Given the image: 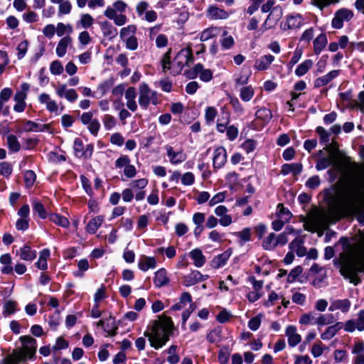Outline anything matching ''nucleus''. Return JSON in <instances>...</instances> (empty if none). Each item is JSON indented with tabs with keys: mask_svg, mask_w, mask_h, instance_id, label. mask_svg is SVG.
<instances>
[{
	"mask_svg": "<svg viewBox=\"0 0 364 364\" xmlns=\"http://www.w3.org/2000/svg\"><path fill=\"white\" fill-rule=\"evenodd\" d=\"M228 256L226 254H221L213 258L211 266L214 269H218L224 266L228 260Z\"/></svg>",
	"mask_w": 364,
	"mask_h": 364,
	"instance_id": "obj_53",
	"label": "nucleus"
},
{
	"mask_svg": "<svg viewBox=\"0 0 364 364\" xmlns=\"http://www.w3.org/2000/svg\"><path fill=\"white\" fill-rule=\"evenodd\" d=\"M38 101L41 104L46 106V109L50 112L58 115L60 112L59 106L56 101L53 100L49 94L43 92L38 96Z\"/></svg>",
	"mask_w": 364,
	"mask_h": 364,
	"instance_id": "obj_15",
	"label": "nucleus"
},
{
	"mask_svg": "<svg viewBox=\"0 0 364 364\" xmlns=\"http://www.w3.org/2000/svg\"><path fill=\"white\" fill-rule=\"evenodd\" d=\"M138 267L144 272L148 271L150 269H154L156 267V260L153 257L142 255L139 259Z\"/></svg>",
	"mask_w": 364,
	"mask_h": 364,
	"instance_id": "obj_29",
	"label": "nucleus"
},
{
	"mask_svg": "<svg viewBox=\"0 0 364 364\" xmlns=\"http://www.w3.org/2000/svg\"><path fill=\"white\" fill-rule=\"evenodd\" d=\"M100 28L104 38L108 41H112L118 34L117 29L108 21L102 22Z\"/></svg>",
	"mask_w": 364,
	"mask_h": 364,
	"instance_id": "obj_26",
	"label": "nucleus"
},
{
	"mask_svg": "<svg viewBox=\"0 0 364 364\" xmlns=\"http://www.w3.org/2000/svg\"><path fill=\"white\" fill-rule=\"evenodd\" d=\"M17 303L14 301L9 300L4 303V314L5 316L11 315L16 311Z\"/></svg>",
	"mask_w": 364,
	"mask_h": 364,
	"instance_id": "obj_61",
	"label": "nucleus"
},
{
	"mask_svg": "<svg viewBox=\"0 0 364 364\" xmlns=\"http://www.w3.org/2000/svg\"><path fill=\"white\" fill-rule=\"evenodd\" d=\"M50 220L58 225L63 228H67L70 225L69 220L58 214H52L50 215Z\"/></svg>",
	"mask_w": 364,
	"mask_h": 364,
	"instance_id": "obj_51",
	"label": "nucleus"
},
{
	"mask_svg": "<svg viewBox=\"0 0 364 364\" xmlns=\"http://www.w3.org/2000/svg\"><path fill=\"white\" fill-rule=\"evenodd\" d=\"M285 336L290 347L294 348L301 341V336L297 333V329L294 326L289 325L286 327Z\"/></svg>",
	"mask_w": 364,
	"mask_h": 364,
	"instance_id": "obj_17",
	"label": "nucleus"
},
{
	"mask_svg": "<svg viewBox=\"0 0 364 364\" xmlns=\"http://www.w3.org/2000/svg\"><path fill=\"white\" fill-rule=\"evenodd\" d=\"M334 321V316L332 314H321L314 321L318 326L329 325Z\"/></svg>",
	"mask_w": 364,
	"mask_h": 364,
	"instance_id": "obj_52",
	"label": "nucleus"
},
{
	"mask_svg": "<svg viewBox=\"0 0 364 364\" xmlns=\"http://www.w3.org/2000/svg\"><path fill=\"white\" fill-rule=\"evenodd\" d=\"M341 274L355 285L360 282L358 272H364V255H350L341 264Z\"/></svg>",
	"mask_w": 364,
	"mask_h": 364,
	"instance_id": "obj_4",
	"label": "nucleus"
},
{
	"mask_svg": "<svg viewBox=\"0 0 364 364\" xmlns=\"http://www.w3.org/2000/svg\"><path fill=\"white\" fill-rule=\"evenodd\" d=\"M357 316L356 319H350L343 323L344 330L346 332L352 333L355 330L364 331V310H360Z\"/></svg>",
	"mask_w": 364,
	"mask_h": 364,
	"instance_id": "obj_13",
	"label": "nucleus"
},
{
	"mask_svg": "<svg viewBox=\"0 0 364 364\" xmlns=\"http://www.w3.org/2000/svg\"><path fill=\"white\" fill-rule=\"evenodd\" d=\"M227 161V153L225 148L220 146L215 149L213 157V166L215 168H222Z\"/></svg>",
	"mask_w": 364,
	"mask_h": 364,
	"instance_id": "obj_19",
	"label": "nucleus"
},
{
	"mask_svg": "<svg viewBox=\"0 0 364 364\" xmlns=\"http://www.w3.org/2000/svg\"><path fill=\"white\" fill-rule=\"evenodd\" d=\"M102 122L105 129L107 130H111L117 124L116 119L109 114H106L103 116Z\"/></svg>",
	"mask_w": 364,
	"mask_h": 364,
	"instance_id": "obj_56",
	"label": "nucleus"
},
{
	"mask_svg": "<svg viewBox=\"0 0 364 364\" xmlns=\"http://www.w3.org/2000/svg\"><path fill=\"white\" fill-rule=\"evenodd\" d=\"M217 114L218 111L215 107H208L205 111V119L207 124L213 123Z\"/></svg>",
	"mask_w": 364,
	"mask_h": 364,
	"instance_id": "obj_60",
	"label": "nucleus"
},
{
	"mask_svg": "<svg viewBox=\"0 0 364 364\" xmlns=\"http://www.w3.org/2000/svg\"><path fill=\"white\" fill-rule=\"evenodd\" d=\"M327 44V38L325 34H320L314 41V50L316 54H319Z\"/></svg>",
	"mask_w": 364,
	"mask_h": 364,
	"instance_id": "obj_45",
	"label": "nucleus"
},
{
	"mask_svg": "<svg viewBox=\"0 0 364 364\" xmlns=\"http://www.w3.org/2000/svg\"><path fill=\"white\" fill-rule=\"evenodd\" d=\"M24 129L27 132H44L49 129L48 124H38L32 121H28L25 124Z\"/></svg>",
	"mask_w": 364,
	"mask_h": 364,
	"instance_id": "obj_46",
	"label": "nucleus"
},
{
	"mask_svg": "<svg viewBox=\"0 0 364 364\" xmlns=\"http://www.w3.org/2000/svg\"><path fill=\"white\" fill-rule=\"evenodd\" d=\"M128 5L122 0L115 1L112 6H108L103 12V14L108 19L112 20L117 26L126 24L128 18L124 14Z\"/></svg>",
	"mask_w": 364,
	"mask_h": 364,
	"instance_id": "obj_5",
	"label": "nucleus"
},
{
	"mask_svg": "<svg viewBox=\"0 0 364 364\" xmlns=\"http://www.w3.org/2000/svg\"><path fill=\"white\" fill-rule=\"evenodd\" d=\"M191 258L193 259V264L196 267H201L206 261L205 257L201 250L198 248L193 249L189 252Z\"/></svg>",
	"mask_w": 364,
	"mask_h": 364,
	"instance_id": "obj_34",
	"label": "nucleus"
},
{
	"mask_svg": "<svg viewBox=\"0 0 364 364\" xmlns=\"http://www.w3.org/2000/svg\"><path fill=\"white\" fill-rule=\"evenodd\" d=\"M234 39L232 36H228L226 31H223V38L220 41L222 47L224 49H229L234 45Z\"/></svg>",
	"mask_w": 364,
	"mask_h": 364,
	"instance_id": "obj_58",
	"label": "nucleus"
},
{
	"mask_svg": "<svg viewBox=\"0 0 364 364\" xmlns=\"http://www.w3.org/2000/svg\"><path fill=\"white\" fill-rule=\"evenodd\" d=\"M169 279L165 269H159L154 273V284L156 287L160 288L164 287L167 285Z\"/></svg>",
	"mask_w": 364,
	"mask_h": 364,
	"instance_id": "obj_27",
	"label": "nucleus"
},
{
	"mask_svg": "<svg viewBox=\"0 0 364 364\" xmlns=\"http://www.w3.org/2000/svg\"><path fill=\"white\" fill-rule=\"evenodd\" d=\"M303 240L296 237L289 244V248L292 252H295L299 257H303L306 253V248L302 245Z\"/></svg>",
	"mask_w": 364,
	"mask_h": 364,
	"instance_id": "obj_36",
	"label": "nucleus"
},
{
	"mask_svg": "<svg viewBox=\"0 0 364 364\" xmlns=\"http://www.w3.org/2000/svg\"><path fill=\"white\" fill-rule=\"evenodd\" d=\"M73 38L70 36H65L61 38L56 46L55 53L58 57L63 58L67 53L68 48L73 45Z\"/></svg>",
	"mask_w": 364,
	"mask_h": 364,
	"instance_id": "obj_18",
	"label": "nucleus"
},
{
	"mask_svg": "<svg viewBox=\"0 0 364 364\" xmlns=\"http://www.w3.org/2000/svg\"><path fill=\"white\" fill-rule=\"evenodd\" d=\"M193 75L191 77L193 78L196 75H199L200 79L204 82H208L213 78V72L210 69H205L203 65L200 63L196 65L193 67Z\"/></svg>",
	"mask_w": 364,
	"mask_h": 364,
	"instance_id": "obj_25",
	"label": "nucleus"
},
{
	"mask_svg": "<svg viewBox=\"0 0 364 364\" xmlns=\"http://www.w3.org/2000/svg\"><path fill=\"white\" fill-rule=\"evenodd\" d=\"M343 328H344L343 323L336 322L335 324L328 326L325 331L321 334V338L324 341L330 340Z\"/></svg>",
	"mask_w": 364,
	"mask_h": 364,
	"instance_id": "obj_28",
	"label": "nucleus"
},
{
	"mask_svg": "<svg viewBox=\"0 0 364 364\" xmlns=\"http://www.w3.org/2000/svg\"><path fill=\"white\" fill-rule=\"evenodd\" d=\"M192 302L191 295L188 292H183L181 294L179 301L171 306V310L178 311L184 309L188 304L190 306Z\"/></svg>",
	"mask_w": 364,
	"mask_h": 364,
	"instance_id": "obj_33",
	"label": "nucleus"
},
{
	"mask_svg": "<svg viewBox=\"0 0 364 364\" xmlns=\"http://www.w3.org/2000/svg\"><path fill=\"white\" fill-rule=\"evenodd\" d=\"M72 10V4L70 1H63L58 4V14L60 15H67L70 13Z\"/></svg>",
	"mask_w": 364,
	"mask_h": 364,
	"instance_id": "obj_59",
	"label": "nucleus"
},
{
	"mask_svg": "<svg viewBox=\"0 0 364 364\" xmlns=\"http://www.w3.org/2000/svg\"><path fill=\"white\" fill-rule=\"evenodd\" d=\"M304 23V20L301 14H291L287 16L285 21L281 23L280 28L282 31H287L289 30L300 28Z\"/></svg>",
	"mask_w": 364,
	"mask_h": 364,
	"instance_id": "obj_10",
	"label": "nucleus"
},
{
	"mask_svg": "<svg viewBox=\"0 0 364 364\" xmlns=\"http://www.w3.org/2000/svg\"><path fill=\"white\" fill-rule=\"evenodd\" d=\"M173 323L171 318L166 315L158 316V319L151 321L147 331L144 333L147 337L152 347L159 349L169 340L172 333Z\"/></svg>",
	"mask_w": 364,
	"mask_h": 364,
	"instance_id": "obj_2",
	"label": "nucleus"
},
{
	"mask_svg": "<svg viewBox=\"0 0 364 364\" xmlns=\"http://www.w3.org/2000/svg\"><path fill=\"white\" fill-rule=\"evenodd\" d=\"M254 95L255 89L252 85L243 86L240 89V97L245 102L251 101Z\"/></svg>",
	"mask_w": 364,
	"mask_h": 364,
	"instance_id": "obj_38",
	"label": "nucleus"
},
{
	"mask_svg": "<svg viewBox=\"0 0 364 364\" xmlns=\"http://www.w3.org/2000/svg\"><path fill=\"white\" fill-rule=\"evenodd\" d=\"M139 105L143 109H147L150 104L157 105L160 103L158 98V93L151 90L146 83H141L139 87Z\"/></svg>",
	"mask_w": 364,
	"mask_h": 364,
	"instance_id": "obj_6",
	"label": "nucleus"
},
{
	"mask_svg": "<svg viewBox=\"0 0 364 364\" xmlns=\"http://www.w3.org/2000/svg\"><path fill=\"white\" fill-rule=\"evenodd\" d=\"M104 222V217L98 215L91 219L87 224L86 231L90 234H95Z\"/></svg>",
	"mask_w": 364,
	"mask_h": 364,
	"instance_id": "obj_35",
	"label": "nucleus"
},
{
	"mask_svg": "<svg viewBox=\"0 0 364 364\" xmlns=\"http://www.w3.org/2000/svg\"><path fill=\"white\" fill-rule=\"evenodd\" d=\"M282 8L279 6H274L271 10L266 20L262 25L261 29L262 30V31H265L268 29L274 28L279 22V21L282 18Z\"/></svg>",
	"mask_w": 364,
	"mask_h": 364,
	"instance_id": "obj_9",
	"label": "nucleus"
},
{
	"mask_svg": "<svg viewBox=\"0 0 364 364\" xmlns=\"http://www.w3.org/2000/svg\"><path fill=\"white\" fill-rule=\"evenodd\" d=\"M148 180L146 178H139L132 181L130 183V189L134 194V198L136 200H142L146 197V191L144 190L148 185Z\"/></svg>",
	"mask_w": 364,
	"mask_h": 364,
	"instance_id": "obj_12",
	"label": "nucleus"
},
{
	"mask_svg": "<svg viewBox=\"0 0 364 364\" xmlns=\"http://www.w3.org/2000/svg\"><path fill=\"white\" fill-rule=\"evenodd\" d=\"M340 0H311V4L318 7L320 10H323L324 8L336 4Z\"/></svg>",
	"mask_w": 364,
	"mask_h": 364,
	"instance_id": "obj_55",
	"label": "nucleus"
},
{
	"mask_svg": "<svg viewBox=\"0 0 364 364\" xmlns=\"http://www.w3.org/2000/svg\"><path fill=\"white\" fill-rule=\"evenodd\" d=\"M302 169L303 166L300 163L286 164L282 166L281 173L284 176L289 173L296 176L301 173Z\"/></svg>",
	"mask_w": 364,
	"mask_h": 364,
	"instance_id": "obj_32",
	"label": "nucleus"
},
{
	"mask_svg": "<svg viewBox=\"0 0 364 364\" xmlns=\"http://www.w3.org/2000/svg\"><path fill=\"white\" fill-rule=\"evenodd\" d=\"M19 341L21 347L15 348L0 361V364H18L34 356L37 348L36 340L30 336H23L19 338Z\"/></svg>",
	"mask_w": 364,
	"mask_h": 364,
	"instance_id": "obj_3",
	"label": "nucleus"
},
{
	"mask_svg": "<svg viewBox=\"0 0 364 364\" xmlns=\"http://www.w3.org/2000/svg\"><path fill=\"white\" fill-rule=\"evenodd\" d=\"M20 258L26 261H32L36 257V252L32 250L28 245L23 246L20 249Z\"/></svg>",
	"mask_w": 364,
	"mask_h": 364,
	"instance_id": "obj_44",
	"label": "nucleus"
},
{
	"mask_svg": "<svg viewBox=\"0 0 364 364\" xmlns=\"http://www.w3.org/2000/svg\"><path fill=\"white\" fill-rule=\"evenodd\" d=\"M50 72L54 75H60L63 72V66L60 61L53 60L50 65Z\"/></svg>",
	"mask_w": 364,
	"mask_h": 364,
	"instance_id": "obj_57",
	"label": "nucleus"
},
{
	"mask_svg": "<svg viewBox=\"0 0 364 364\" xmlns=\"http://www.w3.org/2000/svg\"><path fill=\"white\" fill-rule=\"evenodd\" d=\"M7 145L9 149L12 152L19 151L21 148L20 143L18 142L16 136L10 134L7 136Z\"/></svg>",
	"mask_w": 364,
	"mask_h": 364,
	"instance_id": "obj_50",
	"label": "nucleus"
},
{
	"mask_svg": "<svg viewBox=\"0 0 364 364\" xmlns=\"http://www.w3.org/2000/svg\"><path fill=\"white\" fill-rule=\"evenodd\" d=\"M169 161L172 164H178L183 162L186 158V154L181 150L175 151L171 146L165 147Z\"/></svg>",
	"mask_w": 364,
	"mask_h": 364,
	"instance_id": "obj_16",
	"label": "nucleus"
},
{
	"mask_svg": "<svg viewBox=\"0 0 364 364\" xmlns=\"http://www.w3.org/2000/svg\"><path fill=\"white\" fill-rule=\"evenodd\" d=\"M314 63L311 60H306L301 64H299L295 70V74L299 76L304 75L309 69L312 67Z\"/></svg>",
	"mask_w": 364,
	"mask_h": 364,
	"instance_id": "obj_47",
	"label": "nucleus"
},
{
	"mask_svg": "<svg viewBox=\"0 0 364 364\" xmlns=\"http://www.w3.org/2000/svg\"><path fill=\"white\" fill-rule=\"evenodd\" d=\"M207 276L200 274V272L195 270L184 276L183 284L186 287H191L200 282L204 281L207 279Z\"/></svg>",
	"mask_w": 364,
	"mask_h": 364,
	"instance_id": "obj_22",
	"label": "nucleus"
},
{
	"mask_svg": "<svg viewBox=\"0 0 364 364\" xmlns=\"http://www.w3.org/2000/svg\"><path fill=\"white\" fill-rule=\"evenodd\" d=\"M176 350L177 346L172 345L167 350L168 354L167 360L170 364H176L179 361V355L176 353Z\"/></svg>",
	"mask_w": 364,
	"mask_h": 364,
	"instance_id": "obj_54",
	"label": "nucleus"
},
{
	"mask_svg": "<svg viewBox=\"0 0 364 364\" xmlns=\"http://www.w3.org/2000/svg\"><path fill=\"white\" fill-rule=\"evenodd\" d=\"M137 27L135 24H129L119 30V38L121 40L134 36L136 35Z\"/></svg>",
	"mask_w": 364,
	"mask_h": 364,
	"instance_id": "obj_41",
	"label": "nucleus"
},
{
	"mask_svg": "<svg viewBox=\"0 0 364 364\" xmlns=\"http://www.w3.org/2000/svg\"><path fill=\"white\" fill-rule=\"evenodd\" d=\"M77 38L79 43L82 46L90 44L92 41V37L87 31H81L79 33Z\"/></svg>",
	"mask_w": 364,
	"mask_h": 364,
	"instance_id": "obj_62",
	"label": "nucleus"
},
{
	"mask_svg": "<svg viewBox=\"0 0 364 364\" xmlns=\"http://www.w3.org/2000/svg\"><path fill=\"white\" fill-rule=\"evenodd\" d=\"M30 89V86L28 83H22L21 88L18 90L14 97L15 105L14 106V110L16 112H22L24 111L26 107V99L27 98L28 92Z\"/></svg>",
	"mask_w": 364,
	"mask_h": 364,
	"instance_id": "obj_7",
	"label": "nucleus"
},
{
	"mask_svg": "<svg viewBox=\"0 0 364 364\" xmlns=\"http://www.w3.org/2000/svg\"><path fill=\"white\" fill-rule=\"evenodd\" d=\"M206 15L208 18L213 20L226 19L229 16L227 11L214 5L208 8Z\"/></svg>",
	"mask_w": 364,
	"mask_h": 364,
	"instance_id": "obj_23",
	"label": "nucleus"
},
{
	"mask_svg": "<svg viewBox=\"0 0 364 364\" xmlns=\"http://www.w3.org/2000/svg\"><path fill=\"white\" fill-rule=\"evenodd\" d=\"M55 93L60 98H65L70 102H75L78 98L77 91L73 88H68L65 83H58L54 86Z\"/></svg>",
	"mask_w": 364,
	"mask_h": 364,
	"instance_id": "obj_11",
	"label": "nucleus"
},
{
	"mask_svg": "<svg viewBox=\"0 0 364 364\" xmlns=\"http://www.w3.org/2000/svg\"><path fill=\"white\" fill-rule=\"evenodd\" d=\"M353 16V14L350 10L347 9H341L336 11L332 20V26L334 28H341L344 21H350Z\"/></svg>",
	"mask_w": 364,
	"mask_h": 364,
	"instance_id": "obj_14",
	"label": "nucleus"
},
{
	"mask_svg": "<svg viewBox=\"0 0 364 364\" xmlns=\"http://www.w3.org/2000/svg\"><path fill=\"white\" fill-rule=\"evenodd\" d=\"M176 58L183 63V65H188L190 63L193 62L192 52L190 48L181 49L176 55Z\"/></svg>",
	"mask_w": 364,
	"mask_h": 364,
	"instance_id": "obj_37",
	"label": "nucleus"
},
{
	"mask_svg": "<svg viewBox=\"0 0 364 364\" xmlns=\"http://www.w3.org/2000/svg\"><path fill=\"white\" fill-rule=\"evenodd\" d=\"M136 91L134 87H129L127 89L124 93L126 100L127 107L132 112H135L137 109V104L136 102Z\"/></svg>",
	"mask_w": 364,
	"mask_h": 364,
	"instance_id": "obj_21",
	"label": "nucleus"
},
{
	"mask_svg": "<svg viewBox=\"0 0 364 364\" xmlns=\"http://www.w3.org/2000/svg\"><path fill=\"white\" fill-rule=\"evenodd\" d=\"M256 117L257 119H260L262 122L267 123L272 119V114L269 109L264 107L257 111Z\"/></svg>",
	"mask_w": 364,
	"mask_h": 364,
	"instance_id": "obj_49",
	"label": "nucleus"
},
{
	"mask_svg": "<svg viewBox=\"0 0 364 364\" xmlns=\"http://www.w3.org/2000/svg\"><path fill=\"white\" fill-rule=\"evenodd\" d=\"M126 46V48L131 50H135L138 48V40L136 35L124 40H122Z\"/></svg>",
	"mask_w": 364,
	"mask_h": 364,
	"instance_id": "obj_64",
	"label": "nucleus"
},
{
	"mask_svg": "<svg viewBox=\"0 0 364 364\" xmlns=\"http://www.w3.org/2000/svg\"><path fill=\"white\" fill-rule=\"evenodd\" d=\"M94 23V17L90 14L83 13L80 15L79 20L77 21V26L83 29H88L92 28Z\"/></svg>",
	"mask_w": 364,
	"mask_h": 364,
	"instance_id": "obj_31",
	"label": "nucleus"
},
{
	"mask_svg": "<svg viewBox=\"0 0 364 364\" xmlns=\"http://www.w3.org/2000/svg\"><path fill=\"white\" fill-rule=\"evenodd\" d=\"M350 306L351 303L347 299H335L331 301L328 310L330 311L340 310L343 313H346L349 311Z\"/></svg>",
	"mask_w": 364,
	"mask_h": 364,
	"instance_id": "obj_24",
	"label": "nucleus"
},
{
	"mask_svg": "<svg viewBox=\"0 0 364 364\" xmlns=\"http://www.w3.org/2000/svg\"><path fill=\"white\" fill-rule=\"evenodd\" d=\"M171 49L169 48L164 55V58L161 61L163 70L164 72H166L167 70H171L172 74L178 75L182 71L185 65H183V63H181V61L175 57L171 63V66H169V65L171 64Z\"/></svg>",
	"mask_w": 364,
	"mask_h": 364,
	"instance_id": "obj_8",
	"label": "nucleus"
},
{
	"mask_svg": "<svg viewBox=\"0 0 364 364\" xmlns=\"http://www.w3.org/2000/svg\"><path fill=\"white\" fill-rule=\"evenodd\" d=\"M277 246L276 235L273 232L269 234L262 241V247L265 250H272Z\"/></svg>",
	"mask_w": 364,
	"mask_h": 364,
	"instance_id": "obj_48",
	"label": "nucleus"
},
{
	"mask_svg": "<svg viewBox=\"0 0 364 364\" xmlns=\"http://www.w3.org/2000/svg\"><path fill=\"white\" fill-rule=\"evenodd\" d=\"M274 60V56L270 54L262 55L255 60L254 68L258 71L267 70L270 68Z\"/></svg>",
	"mask_w": 364,
	"mask_h": 364,
	"instance_id": "obj_20",
	"label": "nucleus"
},
{
	"mask_svg": "<svg viewBox=\"0 0 364 364\" xmlns=\"http://www.w3.org/2000/svg\"><path fill=\"white\" fill-rule=\"evenodd\" d=\"M55 30L57 36L62 38L65 36H70V34L73 32V26L70 24H65L62 22L57 23Z\"/></svg>",
	"mask_w": 364,
	"mask_h": 364,
	"instance_id": "obj_40",
	"label": "nucleus"
},
{
	"mask_svg": "<svg viewBox=\"0 0 364 364\" xmlns=\"http://www.w3.org/2000/svg\"><path fill=\"white\" fill-rule=\"evenodd\" d=\"M262 318V314H258L257 316L251 318L248 322V327L252 331H257L261 325Z\"/></svg>",
	"mask_w": 364,
	"mask_h": 364,
	"instance_id": "obj_63",
	"label": "nucleus"
},
{
	"mask_svg": "<svg viewBox=\"0 0 364 364\" xmlns=\"http://www.w3.org/2000/svg\"><path fill=\"white\" fill-rule=\"evenodd\" d=\"M220 33V28L218 27H210L205 29L200 36L201 41H206L218 36Z\"/></svg>",
	"mask_w": 364,
	"mask_h": 364,
	"instance_id": "obj_39",
	"label": "nucleus"
},
{
	"mask_svg": "<svg viewBox=\"0 0 364 364\" xmlns=\"http://www.w3.org/2000/svg\"><path fill=\"white\" fill-rule=\"evenodd\" d=\"M50 252L48 249H44L40 252L39 258L36 262V266L41 270H45L48 267L47 260L50 257Z\"/></svg>",
	"mask_w": 364,
	"mask_h": 364,
	"instance_id": "obj_42",
	"label": "nucleus"
},
{
	"mask_svg": "<svg viewBox=\"0 0 364 364\" xmlns=\"http://www.w3.org/2000/svg\"><path fill=\"white\" fill-rule=\"evenodd\" d=\"M338 70H332L326 75L316 78L314 81V86L316 87H321L328 85L338 75Z\"/></svg>",
	"mask_w": 364,
	"mask_h": 364,
	"instance_id": "obj_30",
	"label": "nucleus"
},
{
	"mask_svg": "<svg viewBox=\"0 0 364 364\" xmlns=\"http://www.w3.org/2000/svg\"><path fill=\"white\" fill-rule=\"evenodd\" d=\"M360 191H338L331 199L328 209L315 208L303 218L306 230L317 232L321 236L330 222L338 220L343 215H358L364 223V195Z\"/></svg>",
	"mask_w": 364,
	"mask_h": 364,
	"instance_id": "obj_1",
	"label": "nucleus"
},
{
	"mask_svg": "<svg viewBox=\"0 0 364 364\" xmlns=\"http://www.w3.org/2000/svg\"><path fill=\"white\" fill-rule=\"evenodd\" d=\"M276 216L286 222H289L292 214L289 210L284 206L282 203H279L277 207Z\"/></svg>",
	"mask_w": 364,
	"mask_h": 364,
	"instance_id": "obj_43",
	"label": "nucleus"
}]
</instances>
